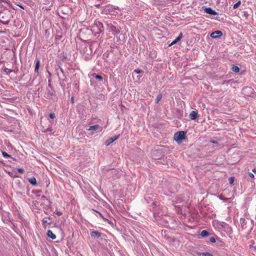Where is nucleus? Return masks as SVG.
I'll return each mask as SVG.
<instances>
[{
	"mask_svg": "<svg viewBox=\"0 0 256 256\" xmlns=\"http://www.w3.org/2000/svg\"><path fill=\"white\" fill-rule=\"evenodd\" d=\"M90 27L91 32L95 36L101 33L104 30L102 24L98 20H95L94 23L92 24Z\"/></svg>",
	"mask_w": 256,
	"mask_h": 256,
	"instance_id": "1",
	"label": "nucleus"
},
{
	"mask_svg": "<svg viewBox=\"0 0 256 256\" xmlns=\"http://www.w3.org/2000/svg\"><path fill=\"white\" fill-rule=\"evenodd\" d=\"M186 132L184 131L176 132L174 135V140L178 144L182 142V140L186 138Z\"/></svg>",
	"mask_w": 256,
	"mask_h": 256,
	"instance_id": "2",
	"label": "nucleus"
},
{
	"mask_svg": "<svg viewBox=\"0 0 256 256\" xmlns=\"http://www.w3.org/2000/svg\"><path fill=\"white\" fill-rule=\"evenodd\" d=\"M0 21L2 23L4 24H8L10 20V12H8L7 14L0 12Z\"/></svg>",
	"mask_w": 256,
	"mask_h": 256,
	"instance_id": "3",
	"label": "nucleus"
},
{
	"mask_svg": "<svg viewBox=\"0 0 256 256\" xmlns=\"http://www.w3.org/2000/svg\"><path fill=\"white\" fill-rule=\"evenodd\" d=\"M254 89L251 87L246 86L242 88V92L246 96H251L254 94Z\"/></svg>",
	"mask_w": 256,
	"mask_h": 256,
	"instance_id": "4",
	"label": "nucleus"
},
{
	"mask_svg": "<svg viewBox=\"0 0 256 256\" xmlns=\"http://www.w3.org/2000/svg\"><path fill=\"white\" fill-rule=\"evenodd\" d=\"M55 94V92L53 88L50 89L48 87L46 88V92L45 93L44 96L47 99H50L52 98V96H54Z\"/></svg>",
	"mask_w": 256,
	"mask_h": 256,
	"instance_id": "5",
	"label": "nucleus"
},
{
	"mask_svg": "<svg viewBox=\"0 0 256 256\" xmlns=\"http://www.w3.org/2000/svg\"><path fill=\"white\" fill-rule=\"evenodd\" d=\"M41 124L42 126V129L41 130L42 132H52V124H48V126H46V125L44 126L43 122L42 121H41Z\"/></svg>",
	"mask_w": 256,
	"mask_h": 256,
	"instance_id": "6",
	"label": "nucleus"
},
{
	"mask_svg": "<svg viewBox=\"0 0 256 256\" xmlns=\"http://www.w3.org/2000/svg\"><path fill=\"white\" fill-rule=\"evenodd\" d=\"M120 137V134L117 136H112L110 138H109L108 140H107L105 144L106 146H108L112 143L114 142L118 138Z\"/></svg>",
	"mask_w": 256,
	"mask_h": 256,
	"instance_id": "7",
	"label": "nucleus"
},
{
	"mask_svg": "<svg viewBox=\"0 0 256 256\" xmlns=\"http://www.w3.org/2000/svg\"><path fill=\"white\" fill-rule=\"evenodd\" d=\"M222 35V32L220 30H216L211 33L210 36L213 38H220Z\"/></svg>",
	"mask_w": 256,
	"mask_h": 256,
	"instance_id": "8",
	"label": "nucleus"
},
{
	"mask_svg": "<svg viewBox=\"0 0 256 256\" xmlns=\"http://www.w3.org/2000/svg\"><path fill=\"white\" fill-rule=\"evenodd\" d=\"M90 236L92 238H99L104 236V234L98 231H92L90 232Z\"/></svg>",
	"mask_w": 256,
	"mask_h": 256,
	"instance_id": "9",
	"label": "nucleus"
},
{
	"mask_svg": "<svg viewBox=\"0 0 256 256\" xmlns=\"http://www.w3.org/2000/svg\"><path fill=\"white\" fill-rule=\"evenodd\" d=\"M204 12L210 14L211 15H216L218 14V12H216L214 10H213L210 8H205L204 9Z\"/></svg>",
	"mask_w": 256,
	"mask_h": 256,
	"instance_id": "10",
	"label": "nucleus"
},
{
	"mask_svg": "<svg viewBox=\"0 0 256 256\" xmlns=\"http://www.w3.org/2000/svg\"><path fill=\"white\" fill-rule=\"evenodd\" d=\"M198 116V112L196 111L192 110L191 112L189 115V118L192 120H196Z\"/></svg>",
	"mask_w": 256,
	"mask_h": 256,
	"instance_id": "11",
	"label": "nucleus"
},
{
	"mask_svg": "<svg viewBox=\"0 0 256 256\" xmlns=\"http://www.w3.org/2000/svg\"><path fill=\"white\" fill-rule=\"evenodd\" d=\"M182 33L181 32H180L179 36L169 45V46H171L176 44L182 39Z\"/></svg>",
	"mask_w": 256,
	"mask_h": 256,
	"instance_id": "12",
	"label": "nucleus"
},
{
	"mask_svg": "<svg viewBox=\"0 0 256 256\" xmlns=\"http://www.w3.org/2000/svg\"><path fill=\"white\" fill-rule=\"evenodd\" d=\"M52 222V218L50 217H46L42 220L43 225L46 224H50Z\"/></svg>",
	"mask_w": 256,
	"mask_h": 256,
	"instance_id": "13",
	"label": "nucleus"
},
{
	"mask_svg": "<svg viewBox=\"0 0 256 256\" xmlns=\"http://www.w3.org/2000/svg\"><path fill=\"white\" fill-rule=\"evenodd\" d=\"M96 212L98 213V214H100V216L106 222H107L109 224H110L112 226V227H114L115 224H114L113 222H112V221L108 220V219L106 218H104L103 216L102 215V214L98 212V211H96Z\"/></svg>",
	"mask_w": 256,
	"mask_h": 256,
	"instance_id": "14",
	"label": "nucleus"
},
{
	"mask_svg": "<svg viewBox=\"0 0 256 256\" xmlns=\"http://www.w3.org/2000/svg\"><path fill=\"white\" fill-rule=\"evenodd\" d=\"M100 128V126L98 124H96L92 126H90L88 128V130H94L96 131Z\"/></svg>",
	"mask_w": 256,
	"mask_h": 256,
	"instance_id": "15",
	"label": "nucleus"
},
{
	"mask_svg": "<svg viewBox=\"0 0 256 256\" xmlns=\"http://www.w3.org/2000/svg\"><path fill=\"white\" fill-rule=\"evenodd\" d=\"M46 234L48 237L51 238L52 240H54L56 238V236L54 234L52 231L50 230H48Z\"/></svg>",
	"mask_w": 256,
	"mask_h": 256,
	"instance_id": "16",
	"label": "nucleus"
},
{
	"mask_svg": "<svg viewBox=\"0 0 256 256\" xmlns=\"http://www.w3.org/2000/svg\"><path fill=\"white\" fill-rule=\"evenodd\" d=\"M210 235V234L208 232V231L206 230H202L200 232V236L202 238L207 237Z\"/></svg>",
	"mask_w": 256,
	"mask_h": 256,
	"instance_id": "17",
	"label": "nucleus"
},
{
	"mask_svg": "<svg viewBox=\"0 0 256 256\" xmlns=\"http://www.w3.org/2000/svg\"><path fill=\"white\" fill-rule=\"evenodd\" d=\"M35 62H36V66H35L34 72H36L38 73V71L39 68L40 66V60L38 59H36L35 60Z\"/></svg>",
	"mask_w": 256,
	"mask_h": 256,
	"instance_id": "18",
	"label": "nucleus"
},
{
	"mask_svg": "<svg viewBox=\"0 0 256 256\" xmlns=\"http://www.w3.org/2000/svg\"><path fill=\"white\" fill-rule=\"evenodd\" d=\"M28 182L32 186L36 185V178L34 176L28 178Z\"/></svg>",
	"mask_w": 256,
	"mask_h": 256,
	"instance_id": "19",
	"label": "nucleus"
},
{
	"mask_svg": "<svg viewBox=\"0 0 256 256\" xmlns=\"http://www.w3.org/2000/svg\"><path fill=\"white\" fill-rule=\"evenodd\" d=\"M108 26H109V29L110 30L114 32H116V33L118 32V28H116V26H115L112 24H110Z\"/></svg>",
	"mask_w": 256,
	"mask_h": 256,
	"instance_id": "20",
	"label": "nucleus"
},
{
	"mask_svg": "<svg viewBox=\"0 0 256 256\" xmlns=\"http://www.w3.org/2000/svg\"><path fill=\"white\" fill-rule=\"evenodd\" d=\"M42 200H43L44 202V201H47V204H46V206H50V204H51V202H50L49 200H48V199L46 198V196H42Z\"/></svg>",
	"mask_w": 256,
	"mask_h": 256,
	"instance_id": "21",
	"label": "nucleus"
},
{
	"mask_svg": "<svg viewBox=\"0 0 256 256\" xmlns=\"http://www.w3.org/2000/svg\"><path fill=\"white\" fill-rule=\"evenodd\" d=\"M231 70L234 72L238 73L240 72V68L236 66H233L231 68Z\"/></svg>",
	"mask_w": 256,
	"mask_h": 256,
	"instance_id": "22",
	"label": "nucleus"
},
{
	"mask_svg": "<svg viewBox=\"0 0 256 256\" xmlns=\"http://www.w3.org/2000/svg\"><path fill=\"white\" fill-rule=\"evenodd\" d=\"M93 75L95 76V78L96 79L100 81H102V82L103 78L101 76L98 75V74H94Z\"/></svg>",
	"mask_w": 256,
	"mask_h": 256,
	"instance_id": "23",
	"label": "nucleus"
},
{
	"mask_svg": "<svg viewBox=\"0 0 256 256\" xmlns=\"http://www.w3.org/2000/svg\"><path fill=\"white\" fill-rule=\"evenodd\" d=\"M162 94H159L158 95L156 100V102L158 104L162 99Z\"/></svg>",
	"mask_w": 256,
	"mask_h": 256,
	"instance_id": "24",
	"label": "nucleus"
},
{
	"mask_svg": "<svg viewBox=\"0 0 256 256\" xmlns=\"http://www.w3.org/2000/svg\"><path fill=\"white\" fill-rule=\"evenodd\" d=\"M241 4V2L240 0H238L234 6H233V8L234 9H236L240 5V4Z\"/></svg>",
	"mask_w": 256,
	"mask_h": 256,
	"instance_id": "25",
	"label": "nucleus"
},
{
	"mask_svg": "<svg viewBox=\"0 0 256 256\" xmlns=\"http://www.w3.org/2000/svg\"><path fill=\"white\" fill-rule=\"evenodd\" d=\"M2 155L4 157H5V158H11V156L8 154L6 152H2Z\"/></svg>",
	"mask_w": 256,
	"mask_h": 256,
	"instance_id": "26",
	"label": "nucleus"
},
{
	"mask_svg": "<svg viewBox=\"0 0 256 256\" xmlns=\"http://www.w3.org/2000/svg\"><path fill=\"white\" fill-rule=\"evenodd\" d=\"M3 70L4 72H6V74L10 73L12 72V70L10 69H8L6 67H3Z\"/></svg>",
	"mask_w": 256,
	"mask_h": 256,
	"instance_id": "27",
	"label": "nucleus"
},
{
	"mask_svg": "<svg viewBox=\"0 0 256 256\" xmlns=\"http://www.w3.org/2000/svg\"><path fill=\"white\" fill-rule=\"evenodd\" d=\"M143 72L140 69H136L134 71V73L138 74Z\"/></svg>",
	"mask_w": 256,
	"mask_h": 256,
	"instance_id": "28",
	"label": "nucleus"
},
{
	"mask_svg": "<svg viewBox=\"0 0 256 256\" xmlns=\"http://www.w3.org/2000/svg\"><path fill=\"white\" fill-rule=\"evenodd\" d=\"M200 254L202 256H212V254L208 252H202Z\"/></svg>",
	"mask_w": 256,
	"mask_h": 256,
	"instance_id": "29",
	"label": "nucleus"
},
{
	"mask_svg": "<svg viewBox=\"0 0 256 256\" xmlns=\"http://www.w3.org/2000/svg\"><path fill=\"white\" fill-rule=\"evenodd\" d=\"M219 198L222 200H224L226 202L228 200V198H224L222 195H220L218 196Z\"/></svg>",
	"mask_w": 256,
	"mask_h": 256,
	"instance_id": "30",
	"label": "nucleus"
},
{
	"mask_svg": "<svg viewBox=\"0 0 256 256\" xmlns=\"http://www.w3.org/2000/svg\"><path fill=\"white\" fill-rule=\"evenodd\" d=\"M49 116L50 118L54 119L56 118V115L54 112H51L49 114Z\"/></svg>",
	"mask_w": 256,
	"mask_h": 256,
	"instance_id": "31",
	"label": "nucleus"
},
{
	"mask_svg": "<svg viewBox=\"0 0 256 256\" xmlns=\"http://www.w3.org/2000/svg\"><path fill=\"white\" fill-rule=\"evenodd\" d=\"M209 241L212 243L216 242V238L214 236L210 237L209 239Z\"/></svg>",
	"mask_w": 256,
	"mask_h": 256,
	"instance_id": "32",
	"label": "nucleus"
},
{
	"mask_svg": "<svg viewBox=\"0 0 256 256\" xmlns=\"http://www.w3.org/2000/svg\"><path fill=\"white\" fill-rule=\"evenodd\" d=\"M234 177H230L228 178L229 182L230 184H232L234 182Z\"/></svg>",
	"mask_w": 256,
	"mask_h": 256,
	"instance_id": "33",
	"label": "nucleus"
},
{
	"mask_svg": "<svg viewBox=\"0 0 256 256\" xmlns=\"http://www.w3.org/2000/svg\"><path fill=\"white\" fill-rule=\"evenodd\" d=\"M54 214H58V216H61L62 214V212L56 210L54 212Z\"/></svg>",
	"mask_w": 256,
	"mask_h": 256,
	"instance_id": "34",
	"label": "nucleus"
},
{
	"mask_svg": "<svg viewBox=\"0 0 256 256\" xmlns=\"http://www.w3.org/2000/svg\"><path fill=\"white\" fill-rule=\"evenodd\" d=\"M18 172H20V173H22V174L24 172V169H23V168H18Z\"/></svg>",
	"mask_w": 256,
	"mask_h": 256,
	"instance_id": "35",
	"label": "nucleus"
},
{
	"mask_svg": "<svg viewBox=\"0 0 256 256\" xmlns=\"http://www.w3.org/2000/svg\"><path fill=\"white\" fill-rule=\"evenodd\" d=\"M210 142H211V143H212V144H218V141H216V140H210Z\"/></svg>",
	"mask_w": 256,
	"mask_h": 256,
	"instance_id": "36",
	"label": "nucleus"
},
{
	"mask_svg": "<svg viewBox=\"0 0 256 256\" xmlns=\"http://www.w3.org/2000/svg\"><path fill=\"white\" fill-rule=\"evenodd\" d=\"M248 176L252 178H254V176L253 174H252V172H248Z\"/></svg>",
	"mask_w": 256,
	"mask_h": 256,
	"instance_id": "37",
	"label": "nucleus"
},
{
	"mask_svg": "<svg viewBox=\"0 0 256 256\" xmlns=\"http://www.w3.org/2000/svg\"><path fill=\"white\" fill-rule=\"evenodd\" d=\"M48 88H50V89H51L52 88V84H50V80H49V84H48Z\"/></svg>",
	"mask_w": 256,
	"mask_h": 256,
	"instance_id": "38",
	"label": "nucleus"
},
{
	"mask_svg": "<svg viewBox=\"0 0 256 256\" xmlns=\"http://www.w3.org/2000/svg\"><path fill=\"white\" fill-rule=\"evenodd\" d=\"M72 103H74V97L72 96L70 100Z\"/></svg>",
	"mask_w": 256,
	"mask_h": 256,
	"instance_id": "39",
	"label": "nucleus"
},
{
	"mask_svg": "<svg viewBox=\"0 0 256 256\" xmlns=\"http://www.w3.org/2000/svg\"><path fill=\"white\" fill-rule=\"evenodd\" d=\"M242 220V227H244V221H245V220H244H244Z\"/></svg>",
	"mask_w": 256,
	"mask_h": 256,
	"instance_id": "40",
	"label": "nucleus"
},
{
	"mask_svg": "<svg viewBox=\"0 0 256 256\" xmlns=\"http://www.w3.org/2000/svg\"><path fill=\"white\" fill-rule=\"evenodd\" d=\"M19 7H20V8H22V9L23 10H24V8L23 6L21 5V4H18V5Z\"/></svg>",
	"mask_w": 256,
	"mask_h": 256,
	"instance_id": "41",
	"label": "nucleus"
},
{
	"mask_svg": "<svg viewBox=\"0 0 256 256\" xmlns=\"http://www.w3.org/2000/svg\"><path fill=\"white\" fill-rule=\"evenodd\" d=\"M252 172L256 174V168H254L252 170Z\"/></svg>",
	"mask_w": 256,
	"mask_h": 256,
	"instance_id": "42",
	"label": "nucleus"
},
{
	"mask_svg": "<svg viewBox=\"0 0 256 256\" xmlns=\"http://www.w3.org/2000/svg\"><path fill=\"white\" fill-rule=\"evenodd\" d=\"M60 84L62 86H65V84L63 82H61Z\"/></svg>",
	"mask_w": 256,
	"mask_h": 256,
	"instance_id": "43",
	"label": "nucleus"
},
{
	"mask_svg": "<svg viewBox=\"0 0 256 256\" xmlns=\"http://www.w3.org/2000/svg\"><path fill=\"white\" fill-rule=\"evenodd\" d=\"M12 158L13 160H14V161L16 160V158H12V157L11 156V158Z\"/></svg>",
	"mask_w": 256,
	"mask_h": 256,
	"instance_id": "44",
	"label": "nucleus"
},
{
	"mask_svg": "<svg viewBox=\"0 0 256 256\" xmlns=\"http://www.w3.org/2000/svg\"><path fill=\"white\" fill-rule=\"evenodd\" d=\"M44 204H47V201H44Z\"/></svg>",
	"mask_w": 256,
	"mask_h": 256,
	"instance_id": "45",
	"label": "nucleus"
},
{
	"mask_svg": "<svg viewBox=\"0 0 256 256\" xmlns=\"http://www.w3.org/2000/svg\"><path fill=\"white\" fill-rule=\"evenodd\" d=\"M60 70H61V72H62V73H64V72H63V70H62V68H60Z\"/></svg>",
	"mask_w": 256,
	"mask_h": 256,
	"instance_id": "46",
	"label": "nucleus"
},
{
	"mask_svg": "<svg viewBox=\"0 0 256 256\" xmlns=\"http://www.w3.org/2000/svg\"><path fill=\"white\" fill-rule=\"evenodd\" d=\"M154 216H156V213H154Z\"/></svg>",
	"mask_w": 256,
	"mask_h": 256,
	"instance_id": "47",
	"label": "nucleus"
}]
</instances>
